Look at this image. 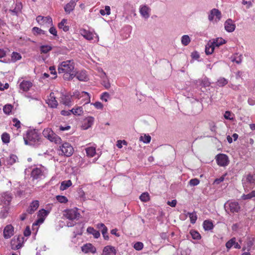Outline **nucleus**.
Listing matches in <instances>:
<instances>
[{
  "label": "nucleus",
  "instance_id": "nucleus-1",
  "mask_svg": "<svg viewBox=\"0 0 255 255\" xmlns=\"http://www.w3.org/2000/svg\"><path fill=\"white\" fill-rule=\"evenodd\" d=\"M74 62L73 60H67L60 63L58 66L59 74L63 73V77L65 80H71L75 77L74 71Z\"/></svg>",
  "mask_w": 255,
  "mask_h": 255
},
{
  "label": "nucleus",
  "instance_id": "nucleus-2",
  "mask_svg": "<svg viewBox=\"0 0 255 255\" xmlns=\"http://www.w3.org/2000/svg\"><path fill=\"white\" fill-rule=\"evenodd\" d=\"M24 140L25 144L34 145L39 143L40 138L35 130H30L27 131L26 137H24Z\"/></svg>",
  "mask_w": 255,
  "mask_h": 255
},
{
  "label": "nucleus",
  "instance_id": "nucleus-3",
  "mask_svg": "<svg viewBox=\"0 0 255 255\" xmlns=\"http://www.w3.org/2000/svg\"><path fill=\"white\" fill-rule=\"evenodd\" d=\"M42 134L43 136L48 139L52 142H54L55 143H59L61 140L60 137L56 135L51 128H45Z\"/></svg>",
  "mask_w": 255,
  "mask_h": 255
},
{
  "label": "nucleus",
  "instance_id": "nucleus-4",
  "mask_svg": "<svg viewBox=\"0 0 255 255\" xmlns=\"http://www.w3.org/2000/svg\"><path fill=\"white\" fill-rule=\"evenodd\" d=\"M47 173L46 169L43 166L33 168L31 176L33 179H41L45 177Z\"/></svg>",
  "mask_w": 255,
  "mask_h": 255
},
{
  "label": "nucleus",
  "instance_id": "nucleus-5",
  "mask_svg": "<svg viewBox=\"0 0 255 255\" xmlns=\"http://www.w3.org/2000/svg\"><path fill=\"white\" fill-rule=\"evenodd\" d=\"M12 196L11 193L7 192H3L0 194V205L3 207L9 206Z\"/></svg>",
  "mask_w": 255,
  "mask_h": 255
},
{
  "label": "nucleus",
  "instance_id": "nucleus-6",
  "mask_svg": "<svg viewBox=\"0 0 255 255\" xmlns=\"http://www.w3.org/2000/svg\"><path fill=\"white\" fill-rule=\"evenodd\" d=\"M60 151L61 153L59 154H64L66 156H70L73 153V148L70 143L65 142L60 146Z\"/></svg>",
  "mask_w": 255,
  "mask_h": 255
},
{
  "label": "nucleus",
  "instance_id": "nucleus-7",
  "mask_svg": "<svg viewBox=\"0 0 255 255\" xmlns=\"http://www.w3.org/2000/svg\"><path fill=\"white\" fill-rule=\"evenodd\" d=\"M81 34L86 39L92 40L95 38V41H99V36L97 33L82 29L80 30Z\"/></svg>",
  "mask_w": 255,
  "mask_h": 255
},
{
  "label": "nucleus",
  "instance_id": "nucleus-8",
  "mask_svg": "<svg viewBox=\"0 0 255 255\" xmlns=\"http://www.w3.org/2000/svg\"><path fill=\"white\" fill-rule=\"evenodd\" d=\"M80 214L78 212L77 209L66 210L64 211V216L70 220H73L78 218Z\"/></svg>",
  "mask_w": 255,
  "mask_h": 255
},
{
  "label": "nucleus",
  "instance_id": "nucleus-9",
  "mask_svg": "<svg viewBox=\"0 0 255 255\" xmlns=\"http://www.w3.org/2000/svg\"><path fill=\"white\" fill-rule=\"evenodd\" d=\"M217 164L221 166H225L229 163V158L225 154H219L216 156Z\"/></svg>",
  "mask_w": 255,
  "mask_h": 255
},
{
  "label": "nucleus",
  "instance_id": "nucleus-10",
  "mask_svg": "<svg viewBox=\"0 0 255 255\" xmlns=\"http://www.w3.org/2000/svg\"><path fill=\"white\" fill-rule=\"evenodd\" d=\"M36 21L41 25H46L47 26L52 25V19L50 16H38L36 18Z\"/></svg>",
  "mask_w": 255,
  "mask_h": 255
},
{
  "label": "nucleus",
  "instance_id": "nucleus-11",
  "mask_svg": "<svg viewBox=\"0 0 255 255\" xmlns=\"http://www.w3.org/2000/svg\"><path fill=\"white\" fill-rule=\"evenodd\" d=\"M151 9L147 5H141L139 8V12L143 18L147 19L150 14Z\"/></svg>",
  "mask_w": 255,
  "mask_h": 255
},
{
  "label": "nucleus",
  "instance_id": "nucleus-12",
  "mask_svg": "<svg viewBox=\"0 0 255 255\" xmlns=\"http://www.w3.org/2000/svg\"><path fill=\"white\" fill-rule=\"evenodd\" d=\"M215 16L218 19V21L221 19L222 16L221 12L216 8H213L210 11L208 15L209 20L210 21H212Z\"/></svg>",
  "mask_w": 255,
  "mask_h": 255
},
{
  "label": "nucleus",
  "instance_id": "nucleus-13",
  "mask_svg": "<svg viewBox=\"0 0 255 255\" xmlns=\"http://www.w3.org/2000/svg\"><path fill=\"white\" fill-rule=\"evenodd\" d=\"M224 27L227 31L232 32L235 30L236 25L232 19L229 18L225 21Z\"/></svg>",
  "mask_w": 255,
  "mask_h": 255
},
{
  "label": "nucleus",
  "instance_id": "nucleus-14",
  "mask_svg": "<svg viewBox=\"0 0 255 255\" xmlns=\"http://www.w3.org/2000/svg\"><path fill=\"white\" fill-rule=\"evenodd\" d=\"M46 103L51 108H56L58 105V102L56 100V97L54 95V93L52 92L50 93Z\"/></svg>",
  "mask_w": 255,
  "mask_h": 255
},
{
  "label": "nucleus",
  "instance_id": "nucleus-15",
  "mask_svg": "<svg viewBox=\"0 0 255 255\" xmlns=\"http://www.w3.org/2000/svg\"><path fill=\"white\" fill-rule=\"evenodd\" d=\"M60 102L66 106L70 107L73 105L72 96L62 94L61 97Z\"/></svg>",
  "mask_w": 255,
  "mask_h": 255
},
{
  "label": "nucleus",
  "instance_id": "nucleus-16",
  "mask_svg": "<svg viewBox=\"0 0 255 255\" xmlns=\"http://www.w3.org/2000/svg\"><path fill=\"white\" fill-rule=\"evenodd\" d=\"M14 232L13 227L11 225H7L3 230V236L5 239L10 238Z\"/></svg>",
  "mask_w": 255,
  "mask_h": 255
},
{
  "label": "nucleus",
  "instance_id": "nucleus-17",
  "mask_svg": "<svg viewBox=\"0 0 255 255\" xmlns=\"http://www.w3.org/2000/svg\"><path fill=\"white\" fill-rule=\"evenodd\" d=\"M39 206L38 200H34L30 203L26 212L29 214H32L38 208Z\"/></svg>",
  "mask_w": 255,
  "mask_h": 255
},
{
  "label": "nucleus",
  "instance_id": "nucleus-18",
  "mask_svg": "<svg viewBox=\"0 0 255 255\" xmlns=\"http://www.w3.org/2000/svg\"><path fill=\"white\" fill-rule=\"evenodd\" d=\"M76 5V2H75L73 0H71L64 6V11L67 14H70L74 10Z\"/></svg>",
  "mask_w": 255,
  "mask_h": 255
},
{
  "label": "nucleus",
  "instance_id": "nucleus-19",
  "mask_svg": "<svg viewBox=\"0 0 255 255\" xmlns=\"http://www.w3.org/2000/svg\"><path fill=\"white\" fill-rule=\"evenodd\" d=\"M32 86V83L29 81H22L19 84V88L24 92L28 91Z\"/></svg>",
  "mask_w": 255,
  "mask_h": 255
},
{
  "label": "nucleus",
  "instance_id": "nucleus-20",
  "mask_svg": "<svg viewBox=\"0 0 255 255\" xmlns=\"http://www.w3.org/2000/svg\"><path fill=\"white\" fill-rule=\"evenodd\" d=\"M116 250L114 247L107 246L105 247L103 251L102 255H116Z\"/></svg>",
  "mask_w": 255,
  "mask_h": 255
},
{
  "label": "nucleus",
  "instance_id": "nucleus-21",
  "mask_svg": "<svg viewBox=\"0 0 255 255\" xmlns=\"http://www.w3.org/2000/svg\"><path fill=\"white\" fill-rule=\"evenodd\" d=\"M255 184V179L253 176L249 174L246 177V181L243 182L244 187L247 188L248 186H253Z\"/></svg>",
  "mask_w": 255,
  "mask_h": 255
},
{
  "label": "nucleus",
  "instance_id": "nucleus-22",
  "mask_svg": "<svg viewBox=\"0 0 255 255\" xmlns=\"http://www.w3.org/2000/svg\"><path fill=\"white\" fill-rule=\"evenodd\" d=\"M75 76L79 80L81 81H86L88 80L87 73L84 70H81L75 73Z\"/></svg>",
  "mask_w": 255,
  "mask_h": 255
},
{
  "label": "nucleus",
  "instance_id": "nucleus-23",
  "mask_svg": "<svg viewBox=\"0 0 255 255\" xmlns=\"http://www.w3.org/2000/svg\"><path fill=\"white\" fill-rule=\"evenodd\" d=\"M230 211L232 213L238 212L240 209V207L237 202H231L228 203Z\"/></svg>",
  "mask_w": 255,
  "mask_h": 255
},
{
  "label": "nucleus",
  "instance_id": "nucleus-24",
  "mask_svg": "<svg viewBox=\"0 0 255 255\" xmlns=\"http://www.w3.org/2000/svg\"><path fill=\"white\" fill-rule=\"evenodd\" d=\"M94 122V118L93 117H89L87 118L84 121V124L83 125L84 128L86 129L91 127V126L93 125Z\"/></svg>",
  "mask_w": 255,
  "mask_h": 255
},
{
  "label": "nucleus",
  "instance_id": "nucleus-25",
  "mask_svg": "<svg viewBox=\"0 0 255 255\" xmlns=\"http://www.w3.org/2000/svg\"><path fill=\"white\" fill-rule=\"evenodd\" d=\"M82 251L85 253L91 252L95 253L96 251V248L91 244H86L82 247Z\"/></svg>",
  "mask_w": 255,
  "mask_h": 255
},
{
  "label": "nucleus",
  "instance_id": "nucleus-26",
  "mask_svg": "<svg viewBox=\"0 0 255 255\" xmlns=\"http://www.w3.org/2000/svg\"><path fill=\"white\" fill-rule=\"evenodd\" d=\"M195 84L197 86H201L205 87L209 86L210 84L208 79L207 78H204L203 79H198V80H196Z\"/></svg>",
  "mask_w": 255,
  "mask_h": 255
},
{
  "label": "nucleus",
  "instance_id": "nucleus-27",
  "mask_svg": "<svg viewBox=\"0 0 255 255\" xmlns=\"http://www.w3.org/2000/svg\"><path fill=\"white\" fill-rule=\"evenodd\" d=\"M210 42L213 44V45L215 47H219L220 45L224 44L225 43V40L223 39L221 37L217 38L216 39H213L212 41H210Z\"/></svg>",
  "mask_w": 255,
  "mask_h": 255
},
{
  "label": "nucleus",
  "instance_id": "nucleus-28",
  "mask_svg": "<svg viewBox=\"0 0 255 255\" xmlns=\"http://www.w3.org/2000/svg\"><path fill=\"white\" fill-rule=\"evenodd\" d=\"M67 20L66 19H62L61 21L58 24V27L60 29H62L65 32L68 31L69 29V27L68 25H66Z\"/></svg>",
  "mask_w": 255,
  "mask_h": 255
},
{
  "label": "nucleus",
  "instance_id": "nucleus-29",
  "mask_svg": "<svg viewBox=\"0 0 255 255\" xmlns=\"http://www.w3.org/2000/svg\"><path fill=\"white\" fill-rule=\"evenodd\" d=\"M73 114L77 116H81L83 114L84 110L82 107L77 106L71 109Z\"/></svg>",
  "mask_w": 255,
  "mask_h": 255
},
{
  "label": "nucleus",
  "instance_id": "nucleus-30",
  "mask_svg": "<svg viewBox=\"0 0 255 255\" xmlns=\"http://www.w3.org/2000/svg\"><path fill=\"white\" fill-rule=\"evenodd\" d=\"M83 99L82 101L84 103V105L90 103V96L89 94L86 92H82V97Z\"/></svg>",
  "mask_w": 255,
  "mask_h": 255
},
{
  "label": "nucleus",
  "instance_id": "nucleus-31",
  "mask_svg": "<svg viewBox=\"0 0 255 255\" xmlns=\"http://www.w3.org/2000/svg\"><path fill=\"white\" fill-rule=\"evenodd\" d=\"M72 185V182L70 180L64 181L61 182L60 189L61 190H65Z\"/></svg>",
  "mask_w": 255,
  "mask_h": 255
},
{
  "label": "nucleus",
  "instance_id": "nucleus-32",
  "mask_svg": "<svg viewBox=\"0 0 255 255\" xmlns=\"http://www.w3.org/2000/svg\"><path fill=\"white\" fill-rule=\"evenodd\" d=\"M215 49V47L213 45V44L210 42L208 43V44L206 46L205 48V52L206 54L210 55L213 53Z\"/></svg>",
  "mask_w": 255,
  "mask_h": 255
},
{
  "label": "nucleus",
  "instance_id": "nucleus-33",
  "mask_svg": "<svg viewBox=\"0 0 255 255\" xmlns=\"http://www.w3.org/2000/svg\"><path fill=\"white\" fill-rule=\"evenodd\" d=\"M87 156L90 157H93L96 154V148L93 147H89L85 149Z\"/></svg>",
  "mask_w": 255,
  "mask_h": 255
},
{
  "label": "nucleus",
  "instance_id": "nucleus-34",
  "mask_svg": "<svg viewBox=\"0 0 255 255\" xmlns=\"http://www.w3.org/2000/svg\"><path fill=\"white\" fill-rule=\"evenodd\" d=\"M87 231L89 233L92 234L95 238L97 239L100 236V232L92 227H88Z\"/></svg>",
  "mask_w": 255,
  "mask_h": 255
},
{
  "label": "nucleus",
  "instance_id": "nucleus-35",
  "mask_svg": "<svg viewBox=\"0 0 255 255\" xmlns=\"http://www.w3.org/2000/svg\"><path fill=\"white\" fill-rule=\"evenodd\" d=\"M18 160L17 157L14 154H11L7 159V163L9 165H12Z\"/></svg>",
  "mask_w": 255,
  "mask_h": 255
},
{
  "label": "nucleus",
  "instance_id": "nucleus-36",
  "mask_svg": "<svg viewBox=\"0 0 255 255\" xmlns=\"http://www.w3.org/2000/svg\"><path fill=\"white\" fill-rule=\"evenodd\" d=\"M203 228L206 231H209L213 229V223L209 221L206 220L203 222Z\"/></svg>",
  "mask_w": 255,
  "mask_h": 255
},
{
  "label": "nucleus",
  "instance_id": "nucleus-37",
  "mask_svg": "<svg viewBox=\"0 0 255 255\" xmlns=\"http://www.w3.org/2000/svg\"><path fill=\"white\" fill-rule=\"evenodd\" d=\"M52 47L50 45H42L40 47L41 53L46 54L52 50Z\"/></svg>",
  "mask_w": 255,
  "mask_h": 255
},
{
  "label": "nucleus",
  "instance_id": "nucleus-38",
  "mask_svg": "<svg viewBox=\"0 0 255 255\" xmlns=\"http://www.w3.org/2000/svg\"><path fill=\"white\" fill-rule=\"evenodd\" d=\"M191 41L190 38L187 35H184L181 37V43L184 46L188 45Z\"/></svg>",
  "mask_w": 255,
  "mask_h": 255
},
{
  "label": "nucleus",
  "instance_id": "nucleus-39",
  "mask_svg": "<svg viewBox=\"0 0 255 255\" xmlns=\"http://www.w3.org/2000/svg\"><path fill=\"white\" fill-rule=\"evenodd\" d=\"M21 8V4H18L16 5V7H15L13 9H10L9 12L13 15H17L18 14V13L20 12Z\"/></svg>",
  "mask_w": 255,
  "mask_h": 255
},
{
  "label": "nucleus",
  "instance_id": "nucleus-40",
  "mask_svg": "<svg viewBox=\"0 0 255 255\" xmlns=\"http://www.w3.org/2000/svg\"><path fill=\"white\" fill-rule=\"evenodd\" d=\"M139 140L145 143H148L150 142L151 140V136L147 134H144L143 135H141Z\"/></svg>",
  "mask_w": 255,
  "mask_h": 255
},
{
  "label": "nucleus",
  "instance_id": "nucleus-41",
  "mask_svg": "<svg viewBox=\"0 0 255 255\" xmlns=\"http://www.w3.org/2000/svg\"><path fill=\"white\" fill-rule=\"evenodd\" d=\"M190 234L192 238L194 240H199L201 239L200 234L196 231L191 230Z\"/></svg>",
  "mask_w": 255,
  "mask_h": 255
},
{
  "label": "nucleus",
  "instance_id": "nucleus-42",
  "mask_svg": "<svg viewBox=\"0 0 255 255\" xmlns=\"http://www.w3.org/2000/svg\"><path fill=\"white\" fill-rule=\"evenodd\" d=\"M100 13L102 15H105L106 14L108 15L111 14V8L109 6H105V9H101Z\"/></svg>",
  "mask_w": 255,
  "mask_h": 255
},
{
  "label": "nucleus",
  "instance_id": "nucleus-43",
  "mask_svg": "<svg viewBox=\"0 0 255 255\" xmlns=\"http://www.w3.org/2000/svg\"><path fill=\"white\" fill-rule=\"evenodd\" d=\"M228 82V81L226 79L221 77L218 80L217 84L220 87H223L227 84Z\"/></svg>",
  "mask_w": 255,
  "mask_h": 255
},
{
  "label": "nucleus",
  "instance_id": "nucleus-44",
  "mask_svg": "<svg viewBox=\"0 0 255 255\" xmlns=\"http://www.w3.org/2000/svg\"><path fill=\"white\" fill-rule=\"evenodd\" d=\"M21 58L20 54L18 53L13 52L11 54V61L12 62H15L17 60H20Z\"/></svg>",
  "mask_w": 255,
  "mask_h": 255
},
{
  "label": "nucleus",
  "instance_id": "nucleus-45",
  "mask_svg": "<svg viewBox=\"0 0 255 255\" xmlns=\"http://www.w3.org/2000/svg\"><path fill=\"white\" fill-rule=\"evenodd\" d=\"M187 214L189 215L191 223L192 224H194L196 222V221L197 218L196 214L195 212H193L188 213Z\"/></svg>",
  "mask_w": 255,
  "mask_h": 255
},
{
  "label": "nucleus",
  "instance_id": "nucleus-46",
  "mask_svg": "<svg viewBox=\"0 0 255 255\" xmlns=\"http://www.w3.org/2000/svg\"><path fill=\"white\" fill-rule=\"evenodd\" d=\"M236 238H233L226 244V247L228 249H230L235 244Z\"/></svg>",
  "mask_w": 255,
  "mask_h": 255
},
{
  "label": "nucleus",
  "instance_id": "nucleus-47",
  "mask_svg": "<svg viewBox=\"0 0 255 255\" xmlns=\"http://www.w3.org/2000/svg\"><path fill=\"white\" fill-rule=\"evenodd\" d=\"M57 200L61 203H66L68 202L66 197L61 195H57L56 197Z\"/></svg>",
  "mask_w": 255,
  "mask_h": 255
},
{
  "label": "nucleus",
  "instance_id": "nucleus-48",
  "mask_svg": "<svg viewBox=\"0 0 255 255\" xmlns=\"http://www.w3.org/2000/svg\"><path fill=\"white\" fill-rule=\"evenodd\" d=\"M139 198L143 202H147L149 200V194L147 192H144L140 196Z\"/></svg>",
  "mask_w": 255,
  "mask_h": 255
},
{
  "label": "nucleus",
  "instance_id": "nucleus-49",
  "mask_svg": "<svg viewBox=\"0 0 255 255\" xmlns=\"http://www.w3.org/2000/svg\"><path fill=\"white\" fill-rule=\"evenodd\" d=\"M3 208V209L1 210L0 214L3 218H5L8 213L9 207V206H4Z\"/></svg>",
  "mask_w": 255,
  "mask_h": 255
},
{
  "label": "nucleus",
  "instance_id": "nucleus-50",
  "mask_svg": "<svg viewBox=\"0 0 255 255\" xmlns=\"http://www.w3.org/2000/svg\"><path fill=\"white\" fill-rule=\"evenodd\" d=\"M1 139L4 143H8L9 142V134L7 133H3L1 135Z\"/></svg>",
  "mask_w": 255,
  "mask_h": 255
},
{
  "label": "nucleus",
  "instance_id": "nucleus-51",
  "mask_svg": "<svg viewBox=\"0 0 255 255\" xmlns=\"http://www.w3.org/2000/svg\"><path fill=\"white\" fill-rule=\"evenodd\" d=\"M32 31L34 34H35V33L38 34H46V32L45 31H44V30H42L41 29H40L38 27H34L32 28Z\"/></svg>",
  "mask_w": 255,
  "mask_h": 255
},
{
  "label": "nucleus",
  "instance_id": "nucleus-52",
  "mask_svg": "<svg viewBox=\"0 0 255 255\" xmlns=\"http://www.w3.org/2000/svg\"><path fill=\"white\" fill-rule=\"evenodd\" d=\"M231 61L239 64L241 63L242 60L241 56H237L232 57Z\"/></svg>",
  "mask_w": 255,
  "mask_h": 255
},
{
  "label": "nucleus",
  "instance_id": "nucleus-53",
  "mask_svg": "<svg viewBox=\"0 0 255 255\" xmlns=\"http://www.w3.org/2000/svg\"><path fill=\"white\" fill-rule=\"evenodd\" d=\"M253 245V242L252 240H249L247 243V247H245L243 248V250L245 251L246 250H247V251L249 252V251L251 250V248L252 246Z\"/></svg>",
  "mask_w": 255,
  "mask_h": 255
},
{
  "label": "nucleus",
  "instance_id": "nucleus-54",
  "mask_svg": "<svg viewBox=\"0 0 255 255\" xmlns=\"http://www.w3.org/2000/svg\"><path fill=\"white\" fill-rule=\"evenodd\" d=\"M224 116L227 120H232L234 119L233 115L230 111L225 112Z\"/></svg>",
  "mask_w": 255,
  "mask_h": 255
},
{
  "label": "nucleus",
  "instance_id": "nucleus-55",
  "mask_svg": "<svg viewBox=\"0 0 255 255\" xmlns=\"http://www.w3.org/2000/svg\"><path fill=\"white\" fill-rule=\"evenodd\" d=\"M143 244L141 242H136L133 246V248L137 251H140L142 249Z\"/></svg>",
  "mask_w": 255,
  "mask_h": 255
},
{
  "label": "nucleus",
  "instance_id": "nucleus-56",
  "mask_svg": "<svg viewBox=\"0 0 255 255\" xmlns=\"http://www.w3.org/2000/svg\"><path fill=\"white\" fill-rule=\"evenodd\" d=\"M200 183V181L197 178L192 179L189 181V184L191 186H195L198 185Z\"/></svg>",
  "mask_w": 255,
  "mask_h": 255
},
{
  "label": "nucleus",
  "instance_id": "nucleus-57",
  "mask_svg": "<svg viewBox=\"0 0 255 255\" xmlns=\"http://www.w3.org/2000/svg\"><path fill=\"white\" fill-rule=\"evenodd\" d=\"M12 110V106L10 105H5L3 108V112L6 114H9Z\"/></svg>",
  "mask_w": 255,
  "mask_h": 255
},
{
  "label": "nucleus",
  "instance_id": "nucleus-58",
  "mask_svg": "<svg viewBox=\"0 0 255 255\" xmlns=\"http://www.w3.org/2000/svg\"><path fill=\"white\" fill-rule=\"evenodd\" d=\"M110 95L107 92H104L102 94V95L101 96V99L103 101H104L105 102L108 101V99L109 98Z\"/></svg>",
  "mask_w": 255,
  "mask_h": 255
},
{
  "label": "nucleus",
  "instance_id": "nucleus-59",
  "mask_svg": "<svg viewBox=\"0 0 255 255\" xmlns=\"http://www.w3.org/2000/svg\"><path fill=\"white\" fill-rule=\"evenodd\" d=\"M48 214V212H47L46 210L44 209H42L40 210L38 212V216L40 217H46Z\"/></svg>",
  "mask_w": 255,
  "mask_h": 255
},
{
  "label": "nucleus",
  "instance_id": "nucleus-60",
  "mask_svg": "<svg viewBox=\"0 0 255 255\" xmlns=\"http://www.w3.org/2000/svg\"><path fill=\"white\" fill-rule=\"evenodd\" d=\"M71 96L75 97L76 98L80 99L82 97V92L76 91L73 93V95Z\"/></svg>",
  "mask_w": 255,
  "mask_h": 255
},
{
  "label": "nucleus",
  "instance_id": "nucleus-61",
  "mask_svg": "<svg viewBox=\"0 0 255 255\" xmlns=\"http://www.w3.org/2000/svg\"><path fill=\"white\" fill-rule=\"evenodd\" d=\"M226 175H224L221 176L219 178H217L215 180L214 183L216 184H219L224 180L225 176Z\"/></svg>",
  "mask_w": 255,
  "mask_h": 255
},
{
  "label": "nucleus",
  "instance_id": "nucleus-62",
  "mask_svg": "<svg viewBox=\"0 0 255 255\" xmlns=\"http://www.w3.org/2000/svg\"><path fill=\"white\" fill-rule=\"evenodd\" d=\"M92 104L97 109H102L103 108V105L100 102H96Z\"/></svg>",
  "mask_w": 255,
  "mask_h": 255
},
{
  "label": "nucleus",
  "instance_id": "nucleus-63",
  "mask_svg": "<svg viewBox=\"0 0 255 255\" xmlns=\"http://www.w3.org/2000/svg\"><path fill=\"white\" fill-rule=\"evenodd\" d=\"M49 32L54 36L57 35V32L56 28L54 26H51L49 29Z\"/></svg>",
  "mask_w": 255,
  "mask_h": 255
},
{
  "label": "nucleus",
  "instance_id": "nucleus-64",
  "mask_svg": "<svg viewBox=\"0 0 255 255\" xmlns=\"http://www.w3.org/2000/svg\"><path fill=\"white\" fill-rule=\"evenodd\" d=\"M243 4L244 5H247V8H249L252 5V2L251 0L247 1L246 0H243Z\"/></svg>",
  "mask_w": 255,
  "mask_h": 255
}]
</instances>
